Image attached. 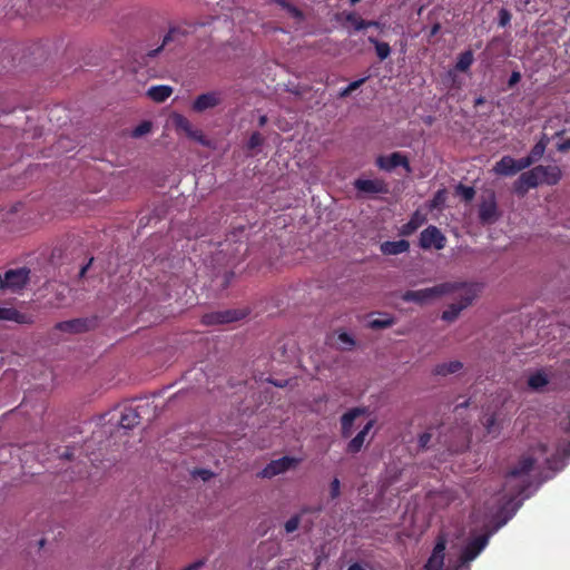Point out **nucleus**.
I'll return each mask as SVG.
<instances>
[{
    "mask_svg": "<svg viewBox=\"0 0 570 570\" xmlns=\"http://www.w3.org/2000/svg\"><path fill=\"white\" fill-rule=\"evenodd\" d=\"M440 29H441V24L439 22L434 23L432 26L431 30H430V35L429 36L430 37H434L435 35L439 33Z\"/></svg>",
    "mask_w": 570,
    "mask_h": 570,
    "instance_id": "nucleus-53",
    "label": "nucleus"
},
{
    "mask_svg": "<svg viewBox=\"0 0 570 570\" xmlns=\"http://www.w3.org/2000/svg\"><path fill=\"white\" fill-rule=\"evenodd\" d=\"M469 406V401H464L463 403H460L455 406V410H459V409H465Z\"/></svg>",
    "mask_w": 570,
    "mask_h": 570,
    "instance_id": "nucleus-60",
    "label": "nucleus"
},
{
    "mask_svg": "<svg viewBox=\"0 0 570 570\" xmlns=\"http://www.w3.org/2000/svg\"><path fill=\"white\" fill-rule=\"evenodd\" d=\"M558 451H561L562 452V455L564 458H569L570 456V441H568L566 444H561L559 448H558Z\"/></svg>",
    "mask_w": 570,
    "mask_h": 570,
    "instance_id": "nucleus-51",
    "label": "nucleus"
},
{
    "mask_svg": "<svg viewBox=\"0 0 570 570\" xmlns=\"http://www.w3.org/2000/svg\"><path fill=\"white\" fill-rule=\"evenodd\" d=\"M563 134H564V130H560V131L556 132V136H557V137H560V136H562Z\"/></svg>",
    "mask_w": 570,
    "mask_h": 570,
    "instance_id": "nucleus-64",
    "label": "nucleus"
},
{
    "mask_svg": "<svg viewBox=\"0 0 570 570\" xmlns=\"http://www.w3.org/2000/svg\"><path fill=\"white\" fill-rule=\"evenodd\" d=\"M445 549L446 538L443 534H440L436 538V542L433 548L432 554L430 556L424 566L425 570H442L445 558Z\"/></svg>",
    "mask_w": 570,
    "mask_h": 570,
    "instance_id": "nucleus-14",
    "label": "nucleus"
},
{
    "mask_svg": "<svg viewBox=\"0 0 570 570\" xmlns=\"http://www.w3.org/2000/svg\"><path fill=\"white\" fill-rule=\"evenodd\" d=\"M376 166L385 171H392L399 166L403 167L407 174L412 171L409 158L399 151H394L389 156H379L376 158Z\"/></svg>",
    "mask_w": 570,
    "mask_h": 570,
    "instance_id": "nucleus-11",
    "label": "nucleus"
},
{
    "mask_svg": "<svg viewBox=\"0 0 570 570\" xmlns=\"http://www.w3.org/2000/svg\"><path fill=\"white\" fill-rule=\"evenodd\" d=\"M510 21H511V13L507 9H504V8L500 9V11H499V26L500 27H507L510 23Z\"/></svg>",
    "mask_w": 570,
    "mask_h": 570,
    "instance_id": "nucleus-44",
    "label": "nucleus"
},
{
    "mask_svg": "<svg viewBox=\"0 0 570 570\" xmlns=\"http://www.w3.org/2000/svg\"><path fill=\"white\" fill-rule=\"evenodd\" d=\"M0 320L11 321L18 324L32 323V317L30 315L20 313L18 309L13 307H0Z\"/></svg>",
    "mask_w": 570,
    "mask_h": 570,
    "instance_id": "nucleus-21",
    "label": "nucleus"
},
{
    "mask_svg": "<svg viewBox=\"0 0 570 570\" xmlns=\"http://www.w3.org/2000/svg\"><path fill=\"white\" fill-rule=\"evenodd\" d=\"M156 406L151 402L145 400L136 406H126L121 412L119 425L122 429L130 430L138 425L142 419L153 420L156 416Z\"/></svg>",
    "mask_w": 570,
    "mask_h": 570,
    "instance_id": "nucleus-3",
    "label": "nucleus"
},
{
    "mask_svg": "<svg viewBox=\"0 0 570 570\" xmlns=\"http://www.w3.org/2000/svg\"><path fill=\"white\" fill-rule=\"evenodd\" d=\"M62 458L67 459V460H71L72 458V452L67 449L62 454H61Z\"/></svg>",
    "mask_w": 570,
    "mask_h": 570,
    "instance_id": "nucleus-58",
    "label": "nucleus"
},
{
    "mask_svg": "<svg viewBox=\"0 0 570 570\" xmlns=\"http://www.w3.org/2000/svg\"><path fill=\"white\" fill-rule=\"evenodd\" d=\"M173 94V88L165 85L153 86L148 89L147 95L156 102H164Z\"/></svg>",
    "mask_w": 570,
    "mask_h": 570,
    "instance_id": "nucleus-25",
    "label": "nucleus"
},
{
    "mask_svg": "<svg viewBox=\"0 0 570 570\" xmlns=\"http://www.w3.org/2000/svg\"><path fill=\"white\" fill-rule=\"evenodd\" d=\"M393 324H394L393 317H390L386 315L384 317L374 318V320L370 321V323H368L370 327L373 330L387 328V327L392 326Z\"/></svg>",
    "mask_w": 570,
    "mask_h": 570,
    "instance_id": "nucleus-33",
    "label": "nucleus"
},
{
    "mask_svg": "<svg viewBox=\"0 0 570 570\" xmlns=\"http://www.w3.org/2000/svg\"><path fill=\"white\" fill-rule=\"evenodd\" d=\"M459 284L452 283H441L433 287L422 288L417 291H406L402 295V299L405 302H414L417 304H424L428 301H431L436 297H441L444 295H450L453 291L458 288Z\"/></svg>",
    "mask_w": 570,
    "mask_h": 570,
    "instance_id": "nucleus-4",
    "label": "nucleus"
},
{
    "mask_svg": "<svg viewBox=\"0 0 570 570\" xmlns=\"http://www.w3.org/2000/svg\"><path fill=\"white\" fill-rule=\"evenodd\" d=\"M410 248V243L405 239L400 240H387L381 244V252L384 255H399L407 252Z\"/></svg>",
    "mask_w": 570,
    "mask_h": 570,
    "instance_id": "nucleus-23",
    "label": "nucleus"
},
{
    "mask_svg": "<svg viewBox=\"0 0 570 570\" xmlns=\"http://www.w3.org/2000/svg\"><path fill=\"white\" fill-rule=\"evenodd\" d=\"M375 424V420H370L363 429L347 443L346 445V452L350 454H356L358 453L365 442V439L370 431L373 429Z\"/></svg>",
    "mask_w": 570,
    "mask_h": 570,
    "instance_id": "nucleus-18",
    "label": "nucleus"
},
{
    "mask_svg": "<svg viewBox=\"0 0 570 570\" xmlns=\"http://www.w3.org/2000/svg\"><path fill=\"white\" fill-rule=\"evenodd\" d=\"M482 424L484 426L487 434L492 439H495L500 435L501 425L498 421L495 413H492L491 415L487 416Z\"/></svg>",
    "mask_w": 570,
    "mask_h": 570,
    "instance_id": "nucleus-29",
    "label": "nucleus"
},
{
    "mask_svg": "<svg viewBox=\"0 0 570 570\" xmlns=\"http://www.w3.org/2000/svg\"><path fill=\"white\" fill-rule=\"evenodd\" d=\"M419 245L422 249L435 248L440 250L445 247L446 237L436 226L430 225L421 232Z\"/></svg>",
    "mask_w": 570,
    "mask_h": 570,
    "instance_id": "nucleus-9",
    "label": "nucleus"
},
{
    "mask_svg": "<svg viewBox=\"0 0 570 570\" xmlns=\"http://www.w3.org/2000/svg\"><path fill=\"white\" fill-rule=\"evenodd\" d=\"M557 149L560 153L569 151L570 150V138L564 140V141H562V142H560V144H558Z\"/></svg>",
    "mask_w": 570,
    "mask_h": 570,
    "instance_id": "nucleus-50",
    "label": "nucleus"
},
{
    "mask_svg": "<svg viewBox=\"0 0 570 570\" xmlns=\"http://www.w3.org/2000/svg\"><path fill=\"white\" fill-rule=\"evenodd\" d=\"M538 142H544V146L547 147L549 144V138L546 135H543Z\"/></svg>",
    "mask_w": 570,
    "mask_h": 570,
    "instance_id": "nucleus-62",
    "label": "nucleus"
},
{
    "mask_svg": "<svg viewBox=\"0 0 570 570\" xmlns=\"http://www.w3.org/2000/svg\"><path fill=\"white\" fill-rule=\"evenodd\" d=\"M298 463V460L291 456H283L277 460H273L268 463L261 472L263 478H273L277 474L284 473L291 468H294Z\"/></svg>",
    "mask_w": 570,
    "mask_h": 570,
    "instance_id": "nucleus-15",
    "label": "nucleus"
},
{
    "mask_svg": "<svg viewBox=\"0 0 570 570\" xmlns=\"http://www.w3.org/2000/svg\"><path fill=\"white\" fill-rule=\"evenodd\" d=\"M462 367H463V364L460 361H451V362H446V363H440V364L435 365V367L433 368V374L446 376L449 374L459 372Z\"/></svg>",
    "mask_w": 570,
    "mask_h": 570,
    "instance_id": "nucleus-26",
    "label": "nucleus"
},
{
    "mask_svg": "<svg viewBox=\"0 0 570 570\" xmlns=\"http://www.w3.org/2000/svg\"><path fill=\"white\" fill-rule=\"evenodd\" d=\"M366 23H367V28L368 27H375V28L380 27V22H377V21L366 20Z\"/></svg>",
    "mask_w": 570,
    "mask_h": 570,
    "instance_id": "nucleus-59",
    "label": "nucleus"
},
{
    "mask_svg": "<svg viewBox=\"0 0 570 570\" xmlns=\"http://www.w3.org/2000/svg\"><path fill=\"white\" fill-rule=\"evenodd\" d=\"M189 35V30L181 26L171 27L168 32L165 35L163 39L161 46L158 48L150 50L147 56L150 58L156 57L164 48H169L174 50L176 48L183 47L186 42V38Z\"/></svg>",
    "mask_w": 570,
    "mask_h": 570,
    "instance_id": "nucleus-6",
    "label": "nucleus"
},
{
    "mask_svg": "<svg viewBox=\"0 0 570 570\" xmlns=\"http://www.w3.org/2000/svg\"><path fill=\"white\" fill-rule=\"evenodd\" d=\"M338 341L343 344V348L345 350H348L355 345L353 337L345 332L338 335Z\"/></svg>",
    "mask_w": 570,
    "mask_h": 570,
    "instance_id": "nucleus-43",
    "label": "nucleus"
},
{
    "mask_svg": "<svg viewBox=\"0 0 570 570\" xmlns=\"http://www.w3.org/2000/svg\"><path fill=\"white\" fill-rule=\"evenodd\" d=\"M366 412V407H353L341 416V434L344 439L352 435L354 421Z\"/></svg>",
    "mask_w": 570,
    "mask_h": 570,
    "instance_id": "nucleus-17",
    "label": "nucleus"
},
{
    "mask_svg": "<svg viewBox=\"0 0 570 570\" xmlns=\"http://www.w3.org/2000/svg\"><path fill=\"white\" fill-rule=\"evenodd\" d=\"M521 80V72L518 70L512 71L508 80V88H513Z\"/></svg>",
    "mask_w": 570,
    "mask_h": 570,
    "instance_id": "nucleus-47",
    "label": "nucleus"
},
{
    "mask_svg": "<svg viewBox=\"0 0 570 570\" xmlns=\"http://www.w3.org/2000/svg\"><path fill=\"white\" fill-rule=\"evenodd\" d=\"M365 78H362V79H358V80H355V81H352L348 86H346L345 88H343L338 96L341 98H345L347 96H350L354 90L358 89L364 82H365Z\"/></svg>",
    "mask_w": 570,
    "mask_h": 570,
    "instance_id": "nucleus-36",
    "label": "nucleus"
},
{
    "mask_svg": "<svg viewBox=\"0 0 570 570\" xmlns=\"http://www.w3.org/2000/svg\"><path fill=\"white\" fill-rule=\"evenodd\" d=\"M544 151H546L544 142H537V144L532 147V149H531V151H530L529 156H530L534 161H537L538 159H540V158L543 156Z\"/></svg>",
    "mask_w": 570,
    "mask_h": 570,
    "instance_id": "nucleus-40",
    "label": "nucleus"
},
{
    "mask_svg": "<svg viewBox=\"0 0 570 570\" xmlns=\"http://www.w3.org/2000/svg\"><path fill=\"white\" fill-rule=\"evenodd\" d=\"M523 7L528 8L532 3H537V0H522Z\"/></svg>",
    "mask_w": 570,
    "mask_h": 570,
    "instance_id": "nucleus-61",
    "label": "nucleus"
},
{
    "mask_svg": "<svg viewBox=\"0 0 570 570\" xmlns=\"http://www.w3.org/2000/svg\"><path fill=\"white\" fill-rule=\"evenodd\" d=\"M204 564V561L199 560V561H196L185 568H183L181 570H198L200 567H203Z\"/></svg>",
    "mask_w": 570,
    "mask_h": 570,
    "instance_id": "nucleus-52",
    "label": "nucleus"
},
{
    "mask_svg": "<svg viewBox=\"0 0 570 570\" xmlns=\"http://www.w3.org/2000/svg\"><path fill=\"white\" fill-rule=\"evenodd\" d=\"M494 173L502 176H513L517 174L515 159L511 156H503L493 168Z\"/></svg>",
    "mask_w": 570,
    "mask_h": 570,
    "instance_id": "nucleus-24",
    "label": "nucleus"
},
{
    "mask_svg": "<svg viewBox=\"0 0 570 570\" xmlns=\"http://www.w3.org/2000/svg\"><path fill=\"white\" fill-rule=\"evenodd\" d=\"M92 261H94V258H90L88 264L81 267V269L79 272V276L80 277H83L86 275V273H87L89 266L91 265Z\"/></svg>",
    "mask_w": 570,
    "mask_h": 570,
    "instance_id": "nucleus-54",
    "label": "nucleus"
},
{
    "mask_svg": "<svg viewBox=\"0 0 570 570\" xmlns=\"http://www.w3.org/2000/svg\"><path fill=\"white\" fill-rule=\"evenodd\" d=\"M263 142H264L263 136L258 131H254L247 141V148L249 150H253V149L259 147L261 145H263Z\"/></svg>",
    "mask_w": 570,
    "mask_h": 570,
    "instance_id": "nucleus-38",
    "label": "nucleus"
},
{
    "mask_svg": "<svg viewBox=\"0 0 570 570\" xmlns=\"http://www.w3.org/2000/svg\"><path fill=\"white\" fill-rule=\"evenodd\" d=\"M500 217L494 193H491L487 199H483L479 206V219L481 224H493Z\"/></svg>",
    "mask_w": 570,
    "mask_h": 570,
    "instance_id": "nucleus-12",
    "label": "nucleus"
},
{
    "mask_svg": "<svg viewBox=\"0 0 570 570\" xmlns=\"http://www.w3.org/2000/svg\"><path fill=\"white\" fill-rule=\"evenodd\" d=\"M534 163L535 161L529 155L527 157L515 159V170L519 173L525 168H529Z\"/></svg>",
    "mask_w": 570,
    "mask_h": 570,
    "instance_id": "nucleus-41",
    "label": "nucleus"
},
{
    "mask_svg": "<svg viewBox=\"0 0 570 570\" xmlns=\"http://www.w3.org/2000/svg\"><path fill=\"white\" fill-rule=\"evenodd\" d=\"M445 200H446V191H445V189H440L434 194L433 198L431 199L430 208L431 209L441 208L444 205Z\"/></svg>",
    "mask_w": 570,
    "mask_h": 570,
    "instance_id": "nucleus-35",
    "label": "nucleus"
},
{
    "mask_svg": "<svg viewBox=\"0 0 570 570\" xmlns=\"http://www.w3.org/2000/svg\"><path fill=\"white\" fill-rule=\"evenodd\" d=\"M173 124L177 131L184 132L189 139L199 142L202 146H209V140L200 129L194 128L189 119L180 114L173 116Z\"/></svg>",
    "mask_w": 570,
    "mask_h": 570,
    "instance_id": "nucleus-7",
    "label": "nucleus"
},
{
    "mask_svg": "<svg viewBox=\"0 0 570 570\" xmlns=\"http://www.w3.org/2000/svg\"><path fill=\"white\" fill-rule=\"evenodd\" d=\"M246 316V312L242 309H225L206 313L202 317V323L204 325H218V324H228L236 321H239Z\"/></svg>",
    "mask_w": 570,
    "mask_h": 570,
    "instance_id": "nucleus-8",
    "label": "nucleus"
},
{
    "mask_svg": "<svg viewBox=\"0 0 570 570\" xmlns=\"http://www.w3.org/2000/svg\"><path fill=\"white\" fill-rule=\"evenodd\" d=\"M529 189H530V187H528L525 184L521 183L520 177L514 183V191L519 196H524L528 193Z\"/></svg>",
    "mask_w": 570,
    "mask_h": 570,
    "instance_id": "nucleus-45",
    "label": "nucleus"
},
{
    "mask_svg": "<svg viewBox=\"0 0 570 570\" xmlns=\"http://www.w3.org/2000/svg\"><path fill=\"white\" fill-rule=\"evenodd\" d=\"M299 522H301V515L299 514L293 515L291 519H288L285 522V525H284L285 531L287 533H292V532L296 531L298 529Z\"/></svg>",
    "mask_w": 570,
    "mask_h": 570,
    "instance_id": "nucleus-39",
    "label": "nucleus"
},
{
    "mask_svg": "<svg viewBox=\"0 0 570 570\" xmlns=\"http://www.w3.org/2000/svg\"><path fill=\"white\" fill-rule=\"evenodd\" d=\"M342 17L344 19V22L342 23L343 27H346V23H350L354 31H361L367 28L366 20L362 19L356 12H343Z\"/></svg>",
    "mask_w": 570,
    "mask_h": 570,
    "instance_id": "nucleus-27",
    "label": "nucleus"
},
{
    "mask_svg": "<svg viewBox=\"0 0 570 570\" xmlns=\"http://www.w3.org/2000/svg\"><path fill=\"white\" fill-rule=\"evenodd\" d=\"M286 11L295 19H303V12L292 3L287 7Z\"/></svg>",
    "mask_w": 570,
    "mask_h": 570,
    "instance_id": "nucleus-48",
    "label": "nucleus"
},
{
    "mask_svg": "<svg viewBox=\"0 0 570 570\" xmlns=\"http://www.w3.org/2000/svg\"><path fill=\"white\" fill-rule=\"evenodd\" d=\"M30 271L27 267L8 269L0 274V289L17 293L21 291L29 281Z\"/></svg>",
    "mask_w": 570,
    "mask_h": 570,
    "instance_id": "nucleus-5",
    "label": "nucleus"
},
{
    "mask_svg": "<svg viewBox=\"0 0 570 570\" xmlns=\"http://www.w3.org/2000/svg\"><path fill=\"white\" fill-rule=\"evenodd\" d=\"M347 570H365L360 563L351 564Z\"/></svg>",
    "mask_w": 570,
    "mask_h": 570,
    "instance_id": "nucleus-56",
    "label": "nucleus"
},
{
    "mask_svg": "<svg viewBox=\"0 0 570 570\" xmlns=\"http://www.w3.org/2000/svg\"><path fill=\"white\" fill-rule=\"evenodd\" d=\"M426 222L425 214L420 210H415L410 217L409 222L402 225L400 234L402 236H411Z\"/></svg>",
    "mask_w": 570,
    "mask_h": 570,
    "instance_id": "nucleus-20",
    "label": "nucleus"
},
{
    "mask_svg": "<svg viewBox=\"0 0 570 570\" xmlns=\"http://www.w3.org/2000/svg\"><path fill=\"white\" fill-rule=\"evenodd\" d=\"M432 434L429 432H424L419 436V446L421 449H426L431 441Z\"/></svg>",
    "mask_w": 570,
    "mask_h": 570,
    "instance_id": "nucleus-46",
    "label": "nucleus"
},
{
    "mask_svg": "<svg viewBox=\"0 0 570 570\" xmlns=\"http://www.w3.org/2000/svg\"><path fill=\"white\" fill-rule=\"evenodd\" d=\"M451 283L459 284L458 288L451 294H456L460 301L458 303L450 304L449 307L443 311L441 318L449 323L454 322L459 317L460 313L473 303L480 291L476 284L466 282Z\"/></svg>",
    "mask_w": 570,
    "mask_h": 570,
    "instance_id": "nucleus-2",
    "label": "nucleus"
},
{
    "mask_svg": "<svg viewBox=\"0 0 570 570\" xmlns=\"http://www.w3.org/2000/svg\"><path fill=\"white\" fill-rule=\"evenodd\" d=\"M458 195H460L465 202H471L475 196V190L471 186L459 184L455 188Z\"/></svg>",
    "mask_w": 570,
    "mask_h": 570,
    "instance_id": "nucleus-34",
    "label": "nucleus"
},
{
    "mask_svg": "<svg viewBox=\"0 0 570 570\" xmlns=\"http://www.w3.org/2000/svg\"><path fill=\"white\" fill-rule=\"evenodd\" d=\"M341 494V482L337 478H334L330 484V497L335 500Z\"/></svg>",
    "mask_w": 570,
    "mask_h": 570,
    "instance_id": "nucleus-42",
    "label": "nucleus"
},
{
    "mask_svg": "<svg viewBox=\"0 0 570 570\" xmlns=\"http://www.w3.org/2000/svg\"><path fill=\"white\" fill-rule=\"evenodd\" d=\"M368 42L374 45L375 51L380 60H385L391 53V47L387 42L379 41L374 37H368Z\"/></svg>",
    "mask_w": 570,
    "mask_h": 570,
    "instance_id": "nucleus-32",
    "label": "nucleus"
},
{
    "mask_svg": "<svg viewBox=\"0 0 570 570\" xmlns=\"http://www.w3.org/2000/svg\"><path fill=\"white\" fill-rule=\"evenodd\" d=\"M549 383L548 376L542 372L538 371L531 374L528 379V385L533 391H540Z\"/></svg>",
    "mask_w": 570,
    "mask_h": 570,
    "instance_id": "nucleus-30",
    "label": "nucleus"
},
{
    "mask_svg": "<svg viewBox=\"0 0 570 570\" xmlns=\"http://www.w3.org/2000/svg\"><path fill=\"white\" fill-rule=\"evenodd\" d=\"M266 124H267V116L266 115L261 116L258 119V126L264 127Z\"/></svg>",
    "mask_w": 570,
    "mask_h": 570,
    "instance_id": "nucleus-55",
    "label": "nucleus"
},
{
    "mask_svg": "<svg viewBox=\"0 0 570 570\" xmlns=\"http://www.w3.org/2000/svg\"><path fill=\"white\" fill-rule=\"evenodd\" d=\"M276 3H278L282 8H284L285 10L287 9V7L291 4L288 1L286 0H275Z\"/></svg>",
    "mask_w": 570,
    "mask_h": 570,
    "instance_id": "nucleus-57",
    "label": "nucleus"
},
{
    "mask_svg": "<svg viewBox=\"0 0 570 570\" xmlns=\"http://www.w3.org/2000/svg\"><path fill=\"white\" fill-rule=\"evenodd\" d=\"M520 180L530 188H535L541 185L539 165L528 171L522 173L520 175Z\"/></svg>",
    "mask_w": 570,
    "mask_h": 570,
    "instance_id": "nucleus-28",
    "label": "nucleus"
},
{
    "mask_svg": "<svg viewBox=\"0 0 570 570\" xmlns=\"http://www.w3.org/2000/svg\"><path fill=\"white\" fill-rule=\"evenodd\" d=\"M360 1H361V0H350V3H351L352 6H355V4H356V3H358Z\"/></svg>",
    "mask_w": 570,
    "mask_h": 570,
    "instance_id": "nucleus-63",
    "label": "nucleus"
},
{
    "mask_svg": "<svg viewBox=\"0 0 570 570\" xmlns=\"http://www.w3.org/2000/svg\"><path fill=\"white\" fill-rule=\"evenodd\" d=\"M474 61L472 50H466L459 55L458 61L455 63V69L461 72H465L470 69Z\"/></svg>",
    "mask_w": 570,
    "mask_h": 570,
    "instance_id": "nucleus-31",
    "label": "nucleus"
},
{
    "mask_svg": "<svg viewBox=\"0 0 570 570\" xmlns=\"http://www.w3.org/2000/svg\"><path fill=\"white\" fill-rule=\"evenodd\" d=\"M354 188L356 189L358 196H367V195H376V194H387L389 185L385 180L381 178L374 179H355L353 183Z\"/></svg>",
    "mask_w": 570,
    "mask_h": 570,
    "instance_id": "nucleus-10",
    "label": "nucleus"
},
{
    "mask_svg": "<svg viewBox=\"0 0 570 570\" xmlns=\"http://www.w3.org/2000/svg\"><path fill=\"white\" fill-rule=\"evenodd\" d=\"M56 330L67 333H82L87 331V321L82 318H73L69 321L59 322L56 324Z\"/></svg>",
    "mask_w": 570,
    "mask_h": 570,
    "instance_id": "nucleus-22",
    "label": "nucleus"
},
{
    "mask_svg": "<svg viewBox=\"0 0 570 570\" xmlns=\"http://www.w3.org/2000/svg\"><path fill=\"white\" fill-rule=\"evenodd\" d=\"M489 538L490 534L484 533L469 541L462 551L461 560L463 562H470L474 560L487 547Z\"/></svg>",
    "mask_w": 570,
    "mask_h": 570,
    "instance_id": "nucleus-16",
    "label": "nucleus"
},
{
    "mask_svg": "<svg viewBox=\"0 0 570 570\" xmlns=\"http://www.w3.org/2000/svg\"><path fill=\"white\" fill-rule=\"evenodd\" d=\"M150 130H151V122L142 121L132 130L131 136L134 138H139V137L148 134Z\"/></svg>",
    "mask_w": 570,
    "mask_h": 570,
    "instance_id": "nucleus-37",
    "label": "nucleus"
},
{
    "mask_svg": "<svg viewBox=\"0 0 570 570\" xmlns=\"http://www.w3.org/2000/svg\"><path fill=\"white\" fill-rule=\"evenodd\" d=\"M539 168H540V180H541V184L553 186V185H557L560 181V179L562 177V171H561L559 166H556V165H548V166L539 165Z\"/></svg>",
    "mask_w": 570,
    "mask_h": 570,
    "instance_id": "nucleus-19",
    "label": "nucleus"
},
{
    "mask_svg": "<svg viewBox=\"0 0 570 570\" xmlns=\"http://www.w3.org/2000/svg\"><path fill=\"white\" fill-rule=\"evenodd\" d=\"M195 474L200 476L204 481H207L213 476V473L206 469H198L195 471Z\"/></svg>",
    "mask_w": 570,
    "mask_h": 570,
    "instance_id": "nucleus-49",
    "label": "nucleus"
},
{
    "mask_svg": "<svg viewBox=\"0 0 570 570\" xmlns=\"http://www.w3.org/2000/svg\"><path fill=\"white\" fill-rule=\"evenodd\" d=\"M547 453V444L540 442L534 446H531L529 451L522 454L518 462L510 468L505 474V488L514 489V495L512 499L525 493L531 485L529 476L535 462L540 456H543Z\"/></svg>",
    "mask_w": 570,
    "mask_h": 570,
    "instance_id": "nucleus-1",
    "label": "nucleus"
},
{
    "mask_svg": "<svg viewBox=\"0 0 570 570\" xmlns=\"http://www.w3.org/2000/svg\"><path fill=\"white\" fill-rule=\"evenodd\" d=\"M223 102V94L220 91H207L195 98L191 105V109L195 112H204L208 109H213Z\"/></svg>",
    "mask_w": 570,
    "mask_h": 570,
    "instance_id": "nucleus-13",
    "label": "nucleus"
}]
</instances>
